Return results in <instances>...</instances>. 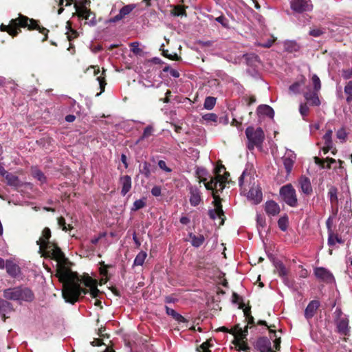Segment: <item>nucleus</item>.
<instances>
[{
  "instance_id": "nucleus-58",
  "label": "nucleus",
  "mask_w": 352,
  "mask_h": 352,
  "mask_svg": "<svg viewBox=\"0 0 352 352\" xmlns=\"http://www.w3.org/2000/svg\"><path fill=\"white\" fill-rule=\"evenodd\" d=\"M348 316L342 312L341 308L340 307H337L335 311L333 312V320L342 319Z\"/></svg>"
},
{
  "instance_id": "nucleus-2",
  "label": "nucleus",
  "mask_w": 352,
  "mask_h": 352,
  "mask_svg": "<svg viewBox=\"0 0 352 352\" xmlns=\"http://www.w3.org/2000/svg\"><path fill=\"white\" fill-rule=\"evenodd\" d=\"M21 28H27L29 30H38L44 35V38L42 39L43 42L48 38L49 30L41 27L38 21L30 19L21 14H19L17 18L11 19L8 25L1 24L0 30L7 32L12 37H16L21 32Z\"/></svg>"
},
{
  "instance_id": "nucleus-31",
  "label": "nucleus",
  "mask_w": 352,
  "mask_h": 352,
  "mask_svg": "<svg viewBox=\"0 0 352 352\" xmlns=\"http://www.w3.org/2000/svg\"><path fill=\"white\" fill-rule=\"evenodd\" d=\"M151 164L147 161H144L142 162V164H140L139 172L140 174L143 175L146 178L148 179L151 177Z\"/></svg>"
},
{
  "instance_id": "nucleus-35",
  "label": "nucleus",
  "mask_w": 352,
  "mask_h": 352,
  "mask_svg": "<svg viewBox=\"0 0 352 352\" xmlns=\"http://www.w3.org/2000/svg\"><path fill=\"white\" fill-rule=\"evenodd\" d=\"M243 58L245 60L247 65L250 66H253L256 62L259 61L258 56L254 53L244 54Z\"/></svg>"
},
{
  "instance_id": "nucleus-24",
  "label": "nucleus",
  "mask_w": 352,
  "mask_h": 352,
  "mask_svg": "<svg viewBox=\"0 0 352 352\" xmlns=\"http://www.w3.org/2000/svg\"><path fill=\"white\" fill-rule=\"evenodd\" d=\"M3 297L7 300L19 301V287L5 289Z\"/></svg>"
},
{
  "instance_id": "nucleus-22",
  "label": "nucleus",
  "mask_w": 352,
  "mask_h": 352,
  "mask_svg": "<svg viewBox=\"0 0 352 352\" xmlns=\"http://www.w3.org/2000/svg\"><path fill=\"white\" fill-rule=\"evenodd\" d=\"M212 197L214 199L213 204L215 206V210L217 212V216L219 218L221 219L222 223H223L224 219V212L223 210L222 205H221V199L219 195L216 194L215 192H213Z\"/></svg>"
},
{
  "instance_id": "nucleus-7",
  "label": "nucleus",
  "mask_w": 352,
  "mask_h": 352,
  "mask_svg": "<svg viewBox=\"0 0 352 352\" xmlns=\"http://www.w3.org/2000/svg\"><path fill=\"white\" fill-rule=\"evenodd\" d=\"M291 8L296 12L302 13L312 10L313 5L310 0H292Z\"/></svg>"
},
{
  "instance_id": "nucleus-41",
  "label": "nucleus",
  "mask_w": 352,
  "mask_h": 352,
  "mask_svg": "<svg viewBox=\"0 0 352 352\" xmlns=\"http://www.w3.org/2000/svg\"><path fill=\"white\" fill-rule=\"evenodd\" d=\"M106 71H107L106 69L102 68V72L101 75L100 76H98L97 78H96L97 80L99 82L100 89V93H102V92L104 91L105 86L107 85L106 80H105V78H106L105 72H106Z\"/></svg>"
},
{
  "instance_id": "nucleus-12",
  "label": "nucleus",
  "mask_w": 352,
  "mask_h": 352,
  "mask_svg": "<svg viewBox=\"0 0 352 352\" xmlns=\"http://www.w3.org/2000/svg\"><path fill=\"white\" fill-rule=\"evenodd\" d=\"M34 299L33 292L28 287H19V301L32 302Z\"/></svg>"
},
{
  "instance_id": "nucleus-59",
  "label": "nucleus",
  "mask_w": 352,
  "mask_h": 352,
  "mask_svg": "<svg viewBox=\"0 0 352 352\" xmlns=\"http://www.w3.org/2000/svg\"><path fill=\"white\" fill-rule=\"evenodd\" d=\"M203 119L206 121L217 122L218 116L213 113H206L203 116Z\"/></svg>"
},
{
  "instance_id": "nucleus-56",
  "label": "nucleus",
  "mask_w": 352,
  "mask_h": 352,
  "mask_svg": "<svg viewBox=\"0 0 352 352\" xmlns=\"http://www.w3.org/2000/svg\"><path fill=\"white\" fill-rule=\"evenodd\" d=\"M129 46L131 47V51L135 55H140L142 52V49L139 48L138 42L131 43Z\"/></svg>"
},
{
  "instance_id": "nucleus-32",
  "label": "nucleus",
  "mask_w": 352,
  "mask_h": 352,
  "mask_svg": "<svg viewBox=\"0 0 352 352\" xmlns=\"http://www.w3.org/2000/svg\"><path fill=\"white\" fill-rule=\"evenodd\" d=\"M282 160L287 175L290 174L294 164L293 155H291L290 156H284Z\"/></svg>"
},
{
  "instance_id": "nucleus-49",
  "label": "nucleus",
  "mask_w": 352,
  "mask_h": 352,
  "mask_svg": "<svg viewBox=\"0 0 352 352\" xmlns=\"http://www.w3.org/2000/svg\"><path fill=\"white\" fill-rule=\"evenodd\" d=\"M153 127L151 126V125H148L147 126L144 130V132L142 133V135L140 137L139 140H138V142H140V141H142L143 140H144L145 138H148L149 136L152 135L153 134Z\"/></svg>"
},
{
  "instance_id": "nucleus-42",
  "label": "nucleus",
  "mask_w": 352,
  "mask_h": 352,
  "mask_svg": "<svg viewBox=\"0 0 352 352\" xmlns=\"http://www.w3.org/2000/svg\"><path fill=\"white\" fill-rule=\"evenodd\" d=\"M205 187L208 190H212V192H215L218 186L217 179L216 177H212L208 182H204Z\"/></svg>"
},
{
  "instance_id": "nucleus-17",
  "label": "nucleus",
  "mask_w": 352,
  "mask_h": 352,
  "mask_svg": "<svg viewBox=\"0 0 352 352\" xmlns=\"http://www.w3.org/2000/svg\"><path fill=\"white\" fill-rule=\"evenodd\" d=\"M265 211L269 216H276L280 213V209L276 202L270 200L265 204Z\"/></svg>"
},
{
  "instance_id": "nucleus-16",
  "label": "nucleus",
  "mask_w": 352,
  "mask_h": 352,
  "mask_svg": "<svg viewBox=\"0 0 352 352\" xmlns=\"http://www.w3.org/2000/svg\"><path fill=\"white\" fill-rule=\"evenodd\" d=\"M135 8L133 5H126L122 7L118 14L109 19L110 23H116L124 18L126 15L129 14L132 10Z\"/></svg>"
},
{
  "instance_id": "nucleus-30",
  "label": "nucleus",
  "mask_w": 352,
  "mask_h": 352,
  "mask_svg": "<svg viewBox=\"0 0 352 352\" xmlns=\"http://www.w3.org/2000/svg\"><path fill=\"white\" fill-rule=\"evenodd\" d=\"M188 236L191 239V245L195 248L200 247L205 241V237L202 234L195 235L190 233Z\"/></svg>"
},
{
  "instance_id": "nucleus-37",
  "label": "nucleus",
  "mask_w": 352,
  "mask_h": 352,
  "mask_svg": "<svg viewBox=\"0 0 352 352\" xmlns=\"http://www.w3.org/2000/svg\"><path fill=\"white\" fill-rule=\"evenodd\" d=\"M99 265H100V268H99V272H100V275H102V276H104L106 277V278L104 279V282L106 283L109 280V278L107 277L108 276V274H109V272H108V269L109 268H111L112 267V265H107V264H105L104 261H100L99 263Z\"/></svg>"
},
{
  "instance_id": "nucleus-52",
  "label": "nucleus",
  "mask_w": 352,
  "mask_h": 352,
  "mask_svg": "<svg viewBox=\"0 0 352 352\" xmlns=\"http://www.w3.org/2000/svg\"><path fill=\"white\" fill-rule=\"evenodd\" d=\"M332 133H333L332 130L329 129L326 131L325 134L323 135L322 139L324 142L325 145H333Z\"/></svg>"
},
{
  "instance_id": "nucleus-6",
  "label": "nucleus",
  "mask_w": 352,
  "mask_h": 352,
  "mask_svg": "<svg viewBox=\"0 0 352 352\" xmlns=\"http://www.w3.org/2000/svg\"><path fill=\"white\" fill-rule=\"evenodd\" d=\"M76 14L79 18L85 20L89 19V16H91L89 21L85 22V24H88L89 26H95L97 24L95 13L85 6L76 7Z\"/></svg>"
},
{
  "instance_id": "nucleus-51",
  "label": "nucleus",
  "mask_w": 352,
  "mask_h": 352,
  "mask_svg": "<svg viewBox=\"0 0 352 352\" xmlns=\"http://www.w3.org/2000/svg\"><path fill=\"white\" fill-rule=\"evenodd\" d=\"M212 346V344L210 343V340H206L197 349V351L198 352H211L209 348Z\"/></svg>"
},
{
  "instance_id": "nucleus-10",
  "label": "nucleus",
  "mask_w": 352,
  "mask_h": 352,
  "mask_svg": "<svg viewBox=\"0 0 352 352\" xmlns=\"http://www.w3.org/2000/svg\"><path fill=\"white\" fill-rule=\"evenodd\" d=\"M255 349L260 352H271V342L267 337H260L254 344Z\"/></svg>"
},
{
  "instance_id": "nucleus-23",
  "label": "nucleus",
  "mask_w": 352,
  "mask_h": 352,
  "mask_svg": "<svg viewBox=\"0 0 352 352\" xmlns=\"http://www.w3.org/2000/svg\"><path fill=\"white\" fill-rule=\"evenodd\" d=\"M5 266L7 273L13 278L16 277L20 273L19 267L11 261H7Z\"/></svg>"
},
{
  "instance_id": "nucleus-27",
  "label": "nucleus",
  "mask_w": 352,
  "mask_h": 352,
  "mask_svg": "<svg viewBox=\"0 0 352 352\" xmlns=\"http://www.w3.org/2000/svg\"><path fill=\"white\" fill-rule=\"evenodd\" d=\"M304 97L306 99V100L309 102V104L312 106H319L320 104V101L318 96V92H305L304 94Z\"/></svg>"
},
{
  "instance_id": "nucleus-38",
  "label": "nucleus",
  "mask_w": 352,
  "mask_h": 352,
  "mask_svg": "<svg viewBox=\"0 0 352 352\" xmlns=\"http://www.w3.org/2000/svg\"><path fill=\"white\" fill-rule=\"evenodd\" d=\"M338 189L336 186H331L328 192V195L329 197V200L331 204H338V199L337 196Z\"/></svg>"
},
{
  "instance_id": "nucleus-36",
  "label": "nucleus",
  "mask_w": 352,
  "mask_h": 352,
  "mask_svg": "<svg viewBox=\"0 0 352 352\" xmlns=\"http://www.w3.org/2000/svg\"><path fill=\"white\" fill-rule=\"evenodd\" d=\"M187 7L185 6L177 5L173 7V9L171 10V14L173 16H186L187 13L186 11V8Z\"/></svg>"
},
{
  "instance_id": "nucleus-39",
  "label": "nucleus",
  "mask_w": 352,
  "mask_h": 352,
  "mask_svg": "<svg viewBox=\"0 0 352 352\" xmlns=\"http://www.w3.org/2000/svg\"><path fill=\"white\" fill-rule=\"evenodd\" d=\"M197 177L199 178V183L205 182L206 178L205 177L208 173L206 168L202 167H197L195 170Z\"/></svg>"
},
{
  "instance_id": "nucleus-29",
  "label": "nucleus",
  "mask_w": 352,
  "mask_h": 352,
  "mask_svg": "<svg viewBox=\"0 0 352 352\" xmlns=\"http://www.w3.org/2000/svg\"><path fill=\"white\" fill-rule=\"evenodd\" d=\"M165 309L166 314L170 316L173 319H175L178 322H187V320L183 316L175 311L174 309L168 307V306H165Z\"/></svg>"
},
{
  "instance_id": "nucleus-40",
  "label": "nucleus",
  "mask_w": 352,
  "mask_h": 352,
  "mask_svg": "<svg viewBox=\"0 0 352 352\" xmlns=\"http://www.w3.org/2000/svg\"><path fill=\"white\" fill-rule=\"evenodd\" d=\"M147 256V254L144 251L140 252L136 257L135 258L134 262H133V266L135 265H142L144 263V261Z\"/></svg>"
},
{
  "instance_id": "nucleus-25",
  "label": "nucleus",
  "mask_w": 352,
  "mask_h": 352,
  "mask_svg": "<svg viewBox=\"0 0 352 352\" xmlns=\"http://www.w3.org/2000/svg\"><path fill=\"white\" fill-rule=\"evenodd\" d=\"M273 264L275 267L274 273H277L280 277L288 275L289 270L286 268L282 261L279 260H274L273 261Z\"/></svg>"
},
{
  "instance_id": "nucleus-60",
  "label": "nucleus",
  "mask_w": 352,
  "mask_h": 352,
  "mask_svg": "<svg viewBox=\"0 0 352 352\" xmlns=\"http://www.w3.org/2000/svg\"><path fill=\"white\" fill-rule=\"evenodd\" d=\"M299 111L302 116L303 117V119L305 120V117L307 116L309 113V109L306 103L300 104L299 107Z\"/></svg>"
},
{
  "instance_id": "nucleus-44",
  "label": "nucleus",
  "mask_w": 352,
  "mask_h": 352,
  "mask_svg": "<svg viewBox=\"0 0 352 352\" xmlns=\"http://www.w3.org/2000/svg\"><path fill=\"white\" fill-rule=\"evenodd\" d=\"M32 175L34 178L38 179L41 183H44L46 181V177L43 173L38 168H34L32 170Z\"/></svg>"
},
{
  "instance_id": "nucleus-63",
  "label": "nucleus",
  "mask_w": 352,
  "mask_h": 352,
  "mask_svg": "<svg viewBox=\"0 0 352 352\" xmlns=\"http://www.w3.org/2000/svg\"><path fill=\"white\" fill-rule=\"evenodd\" d=\"M324 34V31H322L320 28H314L310 30L309 34L310 36H314V37H318Z\"/></svg>"
},
{
  "instance_id": "nucleus-55",
  "label": "nucleus",
  "mask_w": 352,
  "mask_h": 352,
  "mask_svg": "<svg viewBox=\"0 0 352 352\" xmlns=\"http://www.w3.org/2000/svg\"><path fill=\"white\" fill-rule=\"evenodd\" d=\"M145 206L146 203L143 199H138L134 201L131 210L133 211H137L143 208Z\"/></svg>"
},
{
  "instance_id": "nucleus-53",
  "label": "nucleus",
  "mask_w": 352,
  "mask_h": 352,
  "mask_svg": "<svg viewBox=\"0 0 352 352\" xmlns=\"http://www.w3.org/2000/svg\"><path fill=\"white\" fill-rule=\"evenodd\" d=\"M58 224L64 231L70 230L73 228L71 225H67L65 219L63 217H60L58 218Z\"/></svg>"
},
{
  "instance_id": "nucleus-1",
  "label": "nucleus",
  "mask_w": 352,
  "mask_h": 352,
  "mask_svg": "<svg viewBox=\"0 0 352 352\" xmlns=\"http://www.w3.org/2000/svg\"><path fill=\"white\" fill-rule=\"evenodd\" d=\"M59 281L63 283L62 295L66 302L74 305L82 298V294L89 293L93 298H96L100 294L98 289V282L88 274L80 276L71 269L63 268L60 270Z\"/></svg>"
},
{
  "instance_id": "nucleus-13",
  "label": "nucleus",
  "mask_w": 352,
  "mask_h": 352,
  "mask_svg": "<svg viewBox=\"0 0 352 352\" xmlns=\"http://www.w3.org/2000/svg\"><path fill=\"white\" fill-rule=\"evenodd\" d=\"M320 304V302L317 300H311L307 305V307L305 310V317L307 320H309L312 318L316 314L318 309L319 308Z\"/></svg>"
},
{
  "instance_id": "nucleus-57",
  "label": "nucleus",
  "mask_w": 352,
  "mask_h": 352,
  "mask_svg": "<svg viewBox=\"0 0 352 352\" xmlns=\"http://www.w3.org/2000/svg\"><path fill=\"white\" fill-rule=\"evenodd\" d=\"M215 21H217L218 23H221V25L223 28H229V21L223 15H221V16L215 18Z\"/></svg>"
},
{
  "instance_id": "nucleus-43",
  "label": "nucleus",
  "mask_w": 352,
  "mask_h": 352,
  "mask_svg": "<svg viewBox=\"0 0 352 352\" xmlns=\"http://www.w3.org/2000/svg\"><path fill=\"white\" fill-rule=\"evenodd\" d=\"M344 93L346 94V101L348 104L352 102V81L346 82L344 87Z\"/></svg>"
},
{
  "instance_id": "nucleus-45",
  "label": "nucleus",
  "mask_w": 352,
  "mask_h": 352,
  "mask_svg": "<svg viewBox=\"0 0 352 352\" xmlns=\"http://www.w3.org/2000/svg\"><path fill=\"white\" fill-rule=\"evenodd\" d=\"M336 242L342 243L343 241L338 234H334L333 232L329 233L328 245L329 246H333Z\"/></svg>"
},
{
  "instance_id": "nucleus-8",
  "label": "nucleus",
  "mask_w": 352,
  "mask_h": 352,
  "mask_svg": "<svg viewBox=\"0 0 352 352\" xmlns=\"http://www.w3.org/2000/svg\"><path fill=\"white\" fill-rule=\"evenodd\" d=\"M333 322L336 328V331L338 333L344 336L349 335L351 327L348 317L340 320H334Z\"/></svg>"
},
{
  "instance_id": "nucleus-14",
  "label": "nucleus",
  "mask_w": 352,
  "mask_h": 352,
  "mask_svg": "<svg viewBox=\"0 0 352 352\" xmlns=\"http://www.w3.org/2000/svg\"><path fill=\"white\" fill-rule=\"evenodd\" d=\"M51 230L49 228L45 227L42 231V236L36 241V244L39 245L40 250L47 247L48 243H52L54 241H50Z\"/></svg>"
},
{
  "instance_id": "nucleus-20",
  "label": "nucleus",
  "mask_w": 352,
  "mask_h": 352,
  "mask_svg": "<svg viewBox=\"0 0 352 352\" xmlns=\"http://www.w3.org/2000/svg\"><path fill=\"white\" fill-rule=\"evenodd\" d=\"M6 183L8 186L14 188V189H18L23 186V183L19 179L18 176L9 173L6 175L5 177Z\"/></svg>"
},
{
  "instance_id": "nucleus-64",
  "label": "nucleus",
  "mask_w": 352,
  "mask_h": 352,
  "mask_svg": "<svg viewBox=\"0 0 352 352\" xmlns=\"http://www.w3.org/2000/svg\"><path fill=\"white\" fill-rule=\"evenodd\" d=\"M336 136L338 139L345 140L347 136V133L344 128H341L336 133Z\"/></svg>"
},
{
  "instance_id": "nucleus-9",
  "label": "nucleus",
  "mask_w": 352,
  "mask_h": 352,
  "mask_svg": "<svg viewBox=\"0 0 352 352\" xmlns=\"http://www.w3.org/2000/svg\"><path fill=\"white\" fill-rule=\"evenodd\" d=\"M314 274L317 278L327 283H332L334 280L332 273L324 267H316L314 270Z\"/></svg>"
},
{
  "instance_id": "nucleus-50",
  "label": "nucleus",
  "mask_w": 352,
  "mask_h": 352,
  "mask_svg": "<svg viewBox=\"0 0 352 352\" xmlns=\"http://www.w3.org/2000/svg\"><path fill=\"white\" fill-rule=\"evenodd\" d=\"M311 80L314 85V91L318 92L321 89V82L319 77L316 74H314Z\"/></svg>"
},
{
  "instance_id": "nucleus-34",
  "label": "nucleus",
  "mask_w": 352,
  "mask_h": 352,
  "mask_svg": "<svg viewBox=\"0 0 352 352\" xmlns=\"http://www.w3.org/2000/svg\"><path fill=\"white\" fill-rule=\"evenodd\" d=\"M284 48L286 52L292 53L298 52L300 50V45L294 41H288L284 43Z\"/></svg>"
},
{
  "instance_id": "nucleus-62",
  "label": "nucleus",
  "mask_w": 352,
  "mask_h": 352,
  "mask_svg": "<svg viewBox=\"0 0 352 352\" xmlns=\"http://www.w3.org/2000/svg\"><path fill=\"white\" fill-rule=\"evenodd\" d=\"M274 41H275L274 38H272V39L269 38L266 41L258 43L257 44V45L263 47H265V48H269L273 45Z\"/></svg>"
},
{
  "instance_id": "nucleus-15",
  "label": "nucleus",
  "mask_w": 352,
  "mask_h": 352,
  "mask_svg": "<svg viewBox=\"0 0 352 352\" xmlns=\"http://www.w3.org/2000/svg\"><path fill=\"white\" fill-rule=\"evenodd\" d=\"M248 198L252 200L254 204H258L263 199V194L260 187H252L248 194Z\"/></svg>"
},
{
  "instance_id": "nucleus-26",
  "label": "nucleus",
  "mask_w": 352,
  "mask_h": 352,
  "mask_svg": "<svg viewBox=\"0 0 352 352\" xmlns=\"http://www.w3.org/2000/svg\"><path fill=\"white\" fill-rule=\"evenodd\" d=\"M257 113L261 116H266L270 118L274 116V109L267 104H261L257 108Z\"/></svg>"
},
{
  "instance_id": "nucleus-54",
  "label": "nucleus",
  "mask_w": 352,
  "mask_h": 352,
  "mask_svg": "<svg viewBox=\"0 0 352 352\" xmlns=\"http://www.w3.org/2000/svg\"><path fill=\"white\" fill-rule=\"evenodd\" d=\"M162 55L170 59V60H181V57L179 56H178L176 53H174L173 54H171L170 53H168V50H162Z\"/></svg>"
},
{
  "instance_id": "nucleus-11",
  "label": "nucleus",
  "mask_w": 352,
  "mask_h": 352,
  "mask_svg": "<svg viewBox=\"0 0 352 352\" xmlns=\"http://www.w3.org/2000/svg\"><path fill=\"white\" fill-rule=\"evenodd\" d=\"M119 184L121 186V195H126L131 189V177L127 175H121L119 178Z\"/></svg>"
},
{
  "instance_id": "nucleus-46",
  "label": "nucleus",
  "mask_w": 352,
  "mask_h": 352,
  "mask_svg": "<svg viewBox=\"0 0 352 352\" xmlns=\"http://www.w3.org/2000/svg\"><path fill=\"white\" fill-rule=\"evenodd\" d=\"M216 104V98L212 96H208L206 98L204 107L208 110H211L214 108Z\"/></svg>"
},
{
  "instance_id": "nucleus-19",
  "label": "nucleus",
  "mask_w": 352,
  "mask_h": 352,
  "mask_svg": "<svg viewBox=\"0 0 352 352\" xmlns=\"http://www.w3.org/2000/svg\"><path fill=\"white\" fill-rule=\"evenodd\" d=\"M299 184L303 193L307 195H310L312 193L313 189L309 177L301 176L299 179Z\"/></svg>"
},
{
  "instance_id": "nucleus-47",
  "label": "nucleus",
  "mask_w": 352,
  "mask_h": 352,
  "mask_svg": "<svg viewBox=\"0 0 352 352\" xmlns=\"http://www.w3.org/2000/svg\"><path fill=\"white\" fill-rule=\"evenodd\" d=\"M288 223H289V220H288V217L287 215L281 217L278 221V228L282 231H286L287 229V227H288Z\"/></svg>"
},
{
  "instance_id": "nucleus-48",
  "label": "nucleus",
  "mask_w": 352,
  "mask_h": 352,
  "mask_svg": "<svg viewBox=\"0 0 352 352\" xmlns=\"http://www.w3.org/2000/svg\"><path fill=\"white\" fill-rule=\"evenodd\" d=\"M257 324L265 326L267 328V329L269 330V332L270 333H273L274 336H276V326L274 324L268 325L265 320H259L257 322Z\"/></svg>"
},
{
  "instance_id": "nucleus-61",
  "label": "nucleus",
  "mask_w": 352,
  "mask_h": 352,
  "mask_svg": "<svg viewBox=\"0 0 352 352\" xmlns=\"http://www.w3.org/2000/svg\"><path fill=\"white\" fill-rule=\"evenodd\" d=\"M159 168L166 173L172 172V169L166 166L165 161L159 160L157 162Z\"/></svg>"
},
{
  "instance_id": "nucleus-33",
  "label": "nucleus",
  "mask_w": 352,
  "mask_h": 352,
  "mask_svg": "<svg viewBox=\"0 0 352 352\" xmlns=\"http://www.w3.org/2000/svg\"><path fill=\"white\" fill-rule=\"evenodd\" d=\"M248 325H246L244 328V329H242V328L240 327L239 324L235 325V334L234 338H241V339H245L247 340V336L248 333Z\"/></svg>"
},
{
  "instance_id": "nucleus-18",
  "label": "nucleus",
  "mask_w": 352,
  "mask_h": 352,
  "mask_svg": "<svg viewBox=\"0 0 352 352\" xmlns=\"http://www.w3.org/2000/svg\"><path fill=\"white\" fill-rule=\"evenodd\" d=\"M12 305L8 301L0 298V316H1L2 320L6 321V314L13 311Z\"/></svg>"
},
{
  "instance_id": "nucleus-5",
  "label": "nucleus",
  "mask_w": 352,
  "mask_h": 352,
  "mask_svg": "<svg viewBox=\"0 0 352 352\" xmlns=\"http://www.w3.org/2000/svg\"><path fill=\"white\" fill-rule=\"evenodd\" d=\"M280 195L283 200L291 207H296L298 199L296 190L291 184L282 186L280 189Z\"/></svg>"
},
{
  "instance_id": "nucleus-28",
  "label": "nucleus",
  "mask_w": 352,
  "mask_h": 352,
  "mask_svg": "<svg viewBox=\"0 0 352 352\" xmlns=\"http://www.w3.org/2000/svg\"><path fill=\"white\" fill-rule=\"evenodd\" d=\"M232 344H234L236 348H238L239 351H243L248 352V351L250 349V347L247 343V340L245 339L234 338V340L232 341Z\"/></svg>"
},
{
  "instance_id": "nucleus-3",
  "label": "nucleus",
  "mask_w": 352,
  "mask_h": 352,
  "mask_svg": "<svg viewBox=\"0 0 352 352\" xmlns=\"http://www.w3.org/2000/svg\"><path fill=\"white\" fill-rule=\"evenodd\" d=\"M44 251V256L45 257H49L51 259L55 260L57 262V269H56V276L59 278L58 272L60 270L65 268L70 269L67 265L69 263V261L67 258L65 257V254L61 250V249L58 247L56 242H53L52 243H48L47 246L44 248L43 250Z\"/></svg>"
},
{
  "instance_id": "nucleus-21",
  "label": "nucleus",
  "mask_w": 352,
  "mask_h": 352,
  "mask_svg": "<svg viewBox=\"0 0 352 352\" xmlns=\"http://www.w3.org/2000/svg\"><path fill=\"white\" fill-rule=\"evenodd\" d=\"M190 205L192 206H198L201 201V192L198 189V188L195 186H191L190 188Z\"/></svg>"
},
{
  "instance_id": "nucleus-4",
  "label": "nucleus",
  "mask_w": 352,
  "mask_h": 352,
  "mask_svg": "<svg viewBox=\"0 0 352 352\" xmlns=\"http://www.w3.org/2000/svg\"><path fill=\"white\" fill-rule=\"evenodd\" d=\"M245 135L248 139L247 148L250 151L255 147L261 149L265 140V133L261 127L255 129L250 126L245 129Z\"/></svg>"
}]
</instances>
